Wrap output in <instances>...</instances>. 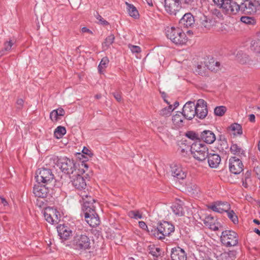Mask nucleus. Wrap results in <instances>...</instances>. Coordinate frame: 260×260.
I'll return each instance as SVG.
<instances>
[{
  "label": "nucleus",
  "mask_w": 260,
  "mask_h": 260,
  "mask_svg": "<svg viewBox=\"0 0 260 260\" xmlns=\"http://www.w3.org/2000/svg\"><path fill=\"white\" fill-rule=\"evenodd\" d=\"M80 196L83 200H85L82 206V211L85 221L91 227L98 226L100 224V220L95 211V206L93 205L95 200L90 197L89 199L86 200V199L88 198V196L85 191L82 192Z\"/></svg>",
  "instance_id": "nucleus-1"
},
{
  "label": "nucleus",
  "mask_w": 260,
  "mask_h": 260,
  "mask_svg": "<svg viewBox=\"0 0 260 260\" xmlns=\"http://www.w3.org/2000/svg\"><path fill=\"white\" fill-rule=\"evenodd\" d=\"M168 39L176 45H182L187 41V37L185 32L179 27H171L166 30Z\"/></svg>",
  "instance_id": "nucleus-2"
},
{
  "label": "nucleus",
  "mask_w": 260,
  "mask_h": 260,
  "mask_svg": "<svg viewBox=\"0 0 260 260\" xmlns=\"http://www.w3.org/2000/svg\"><path fill=\"white\" fill-rule=\"evenodd\" d=\"M190 151L193 157L200 161L205 160L209 154L207 146L200 141H196L192 144Z\"/></svg>",
  "instance_id": "nucleus-3"
},
{
  "label": "nucleus",
  "mask_w": 260,
  "mask_h": 260,
  "mask_svg": "<svg viewBox=\"0 0 260 260\" xmlns=\"http://www.w3.org/2000/svg\"><path fill=\"white\" fill-rule=\"evenodd\" d=\"M57 165L61 171L67 174H73L76 171L77 166L74 160L67 157H56Z\"/></svg>",
  "instance_id": "nucleus-4"
},
{
  "label": "nucleus",
  "mask_w": 260,
  "mask_h": 260,
  "mask_svg": "<svg viewBox=\"0 0 260 260\" xmlns=\"http://www.w3.org/2000/svg\"><path fill=\"white\" fill-rule=\"evenodd\" d=\"M174 226L172 223L168 221H164L160 223L157 228L154 229L153 235L158 239H162L174 232Z\"/></svg>",
  "instance_id": "nucleus-5"
},
{
  "label": "nucleus",
  "mask_w": 260,
  "mask_h": 260,
  "mask_svg": "<svg viewBox=\"0 0 260 260\" xmlns=\"http://www.w3.org/2000/svg\"><path fill=\"white\" fill-rule=\"evenodd\" d=\"M220 241L226 247L235 246L238 243V236L234 231L226 230L221 233Z\"/></svg>",
  "instance_id": "nucleus-6"
},
{
  "label": "nucleus",
  "mask_w": 260,
  "mask_h": 260,
  "mask_svg": "<svg viewBox=\"0 0 260 260\" xmlns=\"http://www.w3.org/2000/svg\"><path fill=\"white\" fill-rule=\"evenodd\" d=\"M90 240L85 235H77L74 237L72 245L77 250H85L90 247Z\"/></svg>",
  "instance_id": "nucleus-7"
},
{
  "label": "nucleus",
  "mask_w": 260,
  "mask_h": 260,
  "mask_svg": "<svg viewBox=\"0 0 260 260\" xmlns=\"http://www.w3.org/2000/svg\"><path fill=\"white\" fill-rule=\"evenodd\" d=\"M36 179L37 183L47 184L54 178V175L50 169L45 168L39 169L36 173Z\"/></svg>",
  "instance_id": "nucleus-8"
},
{
  "label": "nucleus",
  "mask_w": 260,
  "mask_h": 260,
  "mask_svg": "<svg viewBox=\"0 0 260 260\" xmlns=\"http://www.w3.org/2000/svg\"><path fill=\"white\" fill-rule=\"evenodd\" d=\"M44 216L45 220L52 224L57 223L60 218V215L57 210L50 207L45 209Z\"/></svg>",
  "instance_id": "nucleus-9"
},
{
  "label": "nucleus",
  "mask_w": 260,
  "mask_h": 260,
  "mask_svg": "<svg viewBox=\"0 0 260 260\" xmlns=\"http://www.w3.org/2000/svg\"><path fill=\"white\" fill-rule=\"evenodd\" d=\"M223 12L229 15H235L240 10V7L233 0H225L221 7Z\"/></svg>",
  "instance_id": "nucleus-10"
},
{
  "label": "nucleus",
  "mask_w": 260,
  "mask_h": 260,
  "mask_svg": "<svg viewBox=\"0 0 260 260\" xmlns=\"http://www.w3.org/2000/svg\"><path fill=\"white\" fill-rule=\"evenodd\" d=\"M208 208L212 210L213 211L222 213L231 208L230 205L226 202L217 201L211 203L208 205Z\"/></svg>",
  "instance_id": "nucleus-11"
},
{
  "label": "nucleus",
  "mask_w": 260,
  "mask_h": 260,
  "mask_svg": "<svg viewBox=\"0 0 260 260\" xmlns=\"http://www.w3.org/2000/svg\"><path fill=\"white\" fill-rule=\"evenodd\" d=\"M164 7L168 13L175 15L181 7L180 0H165Z\"/></svg>",
  "instance_id": "nucleus-12"
},
{
  "label": "nucleus",
  "mask_w": 260,
  "mask_h": 260,
  "mask_svg": "<svg viewBox=\"0 0 260 260\" xmlns=\"http://www.w3.org/2000/svg\"><path fill=\"white\" fill-rule=\"evenodd\" d=\"M196 106V115L201 119L205 118L208 114L207 103L203 99L197 101Z\"/></svg>",
  "instance_id": "nucleus-13"
},
{
  "label": "nucleus",
  "mask_w": 260,
  "mask_h": 260,
  "mask_svg": "<svg viewBox=\"0 0 260 260\" xmlns=\"http://www.w3.org/2000/svg\"><path fill=\"white\" fill-rule=\"evenodd\" d=\"M243 167L242 161L238 157H232L229 159V169L231 173L239 174L243 170Z\"/></svg>",
  "instance_id": "nucleus-14"
},
{
  "label": "nucleus",
  "mask_w": 260,
  "mask_h": 260,
  "mask_svg": "<svg viewBox=\"0 0 260 260\" xmlns=\"http://www.w3.org/2000/svg\"><path fill=\"white\" fill-rule=\"evenodd\" d=\"M187 120H191L196 116V106L194 102L188 101L183 106L181 112Z\"/></svg>",
  "instance_id": "nucleus-15"
},
{
  "label": "nucleus",
  "mask_w": 260,
  "mask_h": 260,
  "mask_svg": "<svg viewBox=\"0 0 260 260\" xmlns=\"http://www.w3.org/2000/svg\"><path fill=\"white\" fill-rule=\"evenodd\" d=\"M240 10L245 14H253L255 12L257 8V2H252L250 0H246L240 5Z\"/></svg>",
  "instance_id": "nucleus-16"
},
{
  "label": "nucleus",
  "mask_w": 260,
  "mask_h": 260,
  "mask_svg": "<svg viewBox=\"0 0 260 260\" xmlns=\"http://www.w3.org/2000/svg\"><path fill=\"white\" fill-rule=\"evenodd\" d=\"M194 22L193 15L190 13H187L180 19L179 24L181 27L188 28L193 26Z\"/></svg>",
  "instance_id": "nucleus-17"
},
{
  "label": "nucleus",
  "mask_w": 260,
  "mask_h": 260,
  "mask_svg": "<svg viewBox=\"0 0 260 260\" xmlns=\"http://www.w3.org/2000/svg\"><path fill=\"white\" fill-rule=\"evenodd\" d=\"M41 183H37L34 186L33 192L35 196L39 198H46L49 193L48 187L46 185L41 184Z\"/></svg>",
  "instance_id": "nucleus-18"
},
{
  "label": "nucleus",
  "mask_w": 260,
  "mask_h": 260,
  "mask_svg": "<svg viewBox=\"0 0 260 260\" xmlns=\"http://www.w3.org/2000/svg\"><path fill=\"white\" fill-rule=\"evenodd\" d=\"M171 258L172 260H186L187 254L180 247H175L171 250Z\"/></svg>",
  "instance_id": "nucleus-19"
},
{
  "label": "nucleus",
  "mask_w": 260,
  "mask_h": 260,
  "mask_svg": "<svg viewBox=\"0 0 260 260\" xmlns=\"http://www.w3.org/2000/svg\"><path fill=\"white\" fill-rule=\"evenodd\" d=\"M172 176L178 180H183L186 177V174L182 167L176 164L171 166Z\"/></svg>",
  "instance_id": "nucleus-20"
},
{
  "label": "nucleus",
  "mask_w": 260,
  "mask_h": 260,
  "mask_svg": "<svg viewBox=\"0 0 260 260\" xmlns=\"http://www.w3.org/2000/svg\"><path fill=\"white\" fill-rule=\"evenodd\" d=\"M204 223L209 229L213 231H217L220 228V223L211 215L206 216L204 220Z\"/></svg>",
  "instance_id": "nucleus-21"
},
{
  "label": "nucleus",
  "mask_w": 260,
  "mask_h": 260,
  "mask_svg": "<svg viewBox=\"0 0 260 260\" xmlns=\"http://www.w3.org/2000/svg\"><path fill=\"white\" fill-rule=\"evenodd\" d=\"M57 230L58 235L61 239H68L72 235V231L70 228L65 224L58 225Z\"/></svg>",
  "instance_id": "nucleus-22"
},
{
  "label": "nucleus",
  "mask_w": 260,
  "mask_h": 260,
  "mask_svg": "<svg viewBox=\"0 0 260 260\" xmlns=\"http://www.w3.org/2000/svg\"><path fill=\"white\" fill-rule=\"evenodd\" d=\"M72 183L75 187L79 189L85 188L86 186L85 179L79 174H77L75 177L72 179Z\"/></svg>",
  "instance_id": "nucleus-23"
},
{
  "label": "nucleus",
  "mask_w": 260,
  "mask_h": 260,
  "mask_svg": "<svg viewBox=\"0 0 260 260\" xmlns=\"http://www.w3.org/2000/svg\"><path fill=\"white\" fill-rule=\"evenodd\" d=\"M201 137L204 142L207 144H212L216 140L215 134L210 131H204L201 135Z\"/></svg>",
  "instance_id": "nucleus-24"
},
{
  "label": "nucleus",
  "mask_w": 260,
  "mask_h": 260,
  "mask_svg": "<svg viewBox=\"0 0 260 260\" xmlns=\"http://www.w3.org/2000/svg\"><path fill=\"white\" fill-rule=\"evenodd\" d=\"M220 156L217 154H208V162L211 168H216L220 162Z\"/></svg>",
  "instance_id": "nucleus-25"
},
{
  "label": "nucleus",
  "mask_w": 260,
  "mask_h": 260,
  "mask_svg": "<svg viewBox=\"0 0 260 260\" xmlns=\"http://www.w3.org/2000/svg\"><path fill=\"white\" fill-rule=\"evenodd\" d=\"M65 114V111L63 108L59 107L57 109L53 110L50 114V118L53 122H56L60 120L61 117Z\"/></svg>",
  "instance_id": "nucleus-26"
},
{
  "label": "nucleus",
  "mask_w": 260,
  "mask_h": 260,
  "mask_svg": "<svg viewBox=\"0 0 260 260\" xmlns=\"http://www.w3.org/2000/svg\"><path fill=\"white\" fill-rule=\"evenodd\" d=\"M204 61L206 64L207 69L212 71L216 72L218 70L220 66V63L215 61L213 58H205Z\"/></svg>",
  "instance_id": "nucleus-27"
},
{
  "label": "nucleus",
  "mask_w": 260,
  "mask_h": 260,
  "mask_svg": "<svg viewBox=\"0 0 260 260\" xmlns=\"http://www.w3.org/2000/svg\"><path fill=\"white\" fill-rule=\"evenodd\" d=\"M185 117L181 112H177L172 117V122L174 125L179 128L183 126V121Z\"/></svg>",
  "instance_id": "nucleus-28"
},
{
  "label": "nucleus",
  "mask_w": 260,
  "mask_h": 260,
  "mask_svg": "<svg viewBox=\"0 0 260 260\" xmlns=\"http://www.w3.org/2000/svg\"><path fill=\"white\" fill-rule=\"evenodd\" d=\"M251 166L257 178L260 180V162L258 158L253 156L251 158Z\"/></svg>",
  "instance_id": "nucleus-29"
},
{
  "label": "nucleus",
  "mask_w": 260,
  "mask_h": 260,
  "mask_svg": "<svg viewBox=\"0 0 260 260\" xmlns=\"http://www.w3.org/2000/svg\"><path fill=\"white\" fill-rule=\"evenodd\" d=\"M172 209L173 213L179 216H183L184 214L182 202L181 201H179L178 202L173 205L172 206Z\"/></svg>",
  "instance_id": "nucleus-30"
},
{
  "label": "nucleus",
  "mask_w": 260,
  "mask_h": 260,
  "mask_svg": "<svg viewBox=\"0 0 260 260\" xmlns=\"http://www.w3.org/2000/svg\"><path fill=\"white\" fill-rule=\"evenodd\" d=\"M201 20L202 25L206 29H211L215 24L214 20L204 15L201 18Z\"/></svg>",
  "instance_id": "nucleus-31"
},
{
  "label": "nucleus",
  "mask_w": 260,
  "mask_h": 260,
  "mask_svg": "<svg viewBox=\"0 0 260 260\" xmlns=\"http://www.w3.org/2000/svg\"><path fill=\"white\" fill-rule=\"evenodd\" d=\"M229 130L232 132L234 136H241L243 134L242 128L240 124L234 123L229 127Z\"/></svg>",
  "instance_id": "nucleus-32"
},
{
  "label": "nucleus",
  "mask_w": 260,
  "mask_h": 260,
  "mask_svg": "<svg viewBox=\"0 0 260 260\" xmlns=\"http://www.w3.org/2000/svg\"><path fill=\"white\" fill-rule=\"evenodd\" d=\"M186 190L191 195L198 194L199 191L198 186L194 183L188 182L186 184Z\"/></svg>",
  "instance_id": "nucleus-33"
},
{
  "label": "nucleus",
  "mask_w": 260,
  "mask_h": 260,
  "mask_svg": "<svg viewBox=\"0 0 260 260\" xmlns=\"http://www.w3.org/2000/svg\"><path fill=\"white\" fill-rule=\"evenodd\" d=\"M164 101L169 105L168 107H165L164 109H161L160 111V114L164 116H169L171 115L172 112L174 110V108H173V106L169 103V102L164 98Z\"/></svg>",
  "instance_id": "nucleus-34"
},
{
  "label": "nucleus",
  "mask_w": 260,
  "mask_h": 260,
  "mask_svg": "<svg viewBox=\"0 0 260 260\" xmlns=\"http://www.w3.org/2000/svg\"><path fill=\"white\" fill-rule=\"evenodd\" d=\"M250 49L257 54H260V40H254L251 42ZM260 62V58L257 59Z\"/></svg>",
  "instance_id": "nucleus-35"
},
{
  "label": "nucleus",
  "mask_w": 260,
  "mask_h": 260,
  "mask_svg": "<svg viewBox=\"0 0 260 260\" xmlns=\"http://www.w3.org/2000/svg\"><path fill=\"white\" fill-rule=\"evenodd\" d=\"M115 37L113 34H110L105 40L102 43V47L104 50L108 48L114 42Z\"/></svg>",
  "instance_id": "nucleus-36"
},
{
  "label": "nucleus",
  "mask_w": 260,
  "mask_h": 260,
  "mask_svg": "<svg viewBox=\"0 0 260 260\" xmlns=\"http://www.w3.org/2000/svg\"><path fill=\"white\" fill-rule=\"evenodd\" d=\"M126 5L127 6V8L129 15L134 18H137L139 16V13L136 8L133 5L128 4L127 2Z\"/></svg>",
  "instance_id": "nucleus-37"
},
{
  "label": "nucleus",
  "mask_w": 260,
  "mask_h": 260,
  "mask_svg": "<svg viewBox=\"0 0 260 260\" xmlns=\"http://www.w3.org/2000/svg\"><path fill=\"white\" fill-rule=\"evenodd\" d=\"M66 129L64 127L58 126L54 130V136L57 139H60L66 134Z\"/></svg>",
  "instance_id": "nucleus-38"
},
{
  "label": "nucleus",
  "mask_w": 260,
  "mask_h": 260,
  "mask_svg": "<svg viewBox=\"0 0 260 260\" xmlns=\"http://www.w3.org/2000/svg\"><path fill=\"white\" fill-rule=\"evenodd\" d=\"M149 253L154 257H157L160 255V249L159 247L154 245H150L148 246Z\"/></svg>",
  "instance_id": "nucleus-39"
},
{
  "label": "nucleus",
  "mask_w": 260,
  "mask_h": 260,
  "mask_svg": "<svg viewBox=\"0 0 260 260\" xmlns=\"http://www.w3.org/2000/svg\"><path fill=\"white\" fill-rule=\"evenodd\" d=\"M109 62V60L107 57H104L102 59L98 66L99 72L101 74L102 73L104 70H105L107 67Z\"/></svg>",
  "instance_id": "nucleus-40"
},
{
  "label": "nucleus",
  "mask_w": 260,
  "mask_h": 260,
  "mask_svg": "<svg viewBox=\"0 0 260 260\" xmlns=\"http://www.w3.org/2000/svg\"><path fill=\"white\" fill-rule=\"evenodd\" d=\"M207 69L206 64H205V61H204V62H201L197 65L195 72L199 75H203Z\"/></svg>",
  "instance_id": "nucleus-41"
},
{
  "label": "nucleus",
  "mask_w": 260,
  "mask_h": 260,
  "mask_svg": "<svg viewBox=\"0 0 260 260\" xmlns=\"http://www.w3.org/2000/svg\"><path fill=\"white\" fill-rule=\"evenodd\" d=\"M219 260H234V255L233 253L230 252H224L220 254L218 258Z\"/></svg>",
  "instance_id": "nucleus-42"
},
{
  "label": "nucleus",
  "mask_w": 260,
  "mask_h": 260,
  "mask_svg": "<svg viewBox=\"0 0 260 260\" xmlns=\"http://www.w3.org/2000/svg\"><path fill=\"white\" fill-rule=\"evenodd\" d=\"M225 212L227 213V215L230 219L233 222L234 224L238 223V216L235 213L233 210H231L230 209L225 211Z\"/></svg>",
  "instance_id": "nucleus-43"
},
{
  "label": "nucleus",
  "mask_w": 260,
  "mask_h": 260,
  "mask_svg": "<svg viewBox=\"0 0 260 260\" xmlns=\"http://www.w3.org/2000/svg\"><path fill=\"white\" fill-rule=\"evenodd\" d=\"M231 152L235 155H240L243 153V151L237 144H233L230 148Z\"/></svg>",
  "instance_id": "nucleus-44"
},
{
  "label": "nucleus",
  "mask_w": 260,
  "mask_h": 260,
  "mask_svg": "<svg viewBox=\"0 0 260 260\" xmlns=\"http://www.w3.org/2000/svg\"><path fill=\"white\" fill-rule=\"evenodd\" d=\"M226 111V108L223 106H217L214 109V114L218 116H223Z\"/></svg>",
  "instance_id": "nucleus-45"
},
{
  "label": "nucleus",
  "mask_w": 260,
  "mask_h": 260,
  "mask_svg": "<svg viewBox=\"0 0 260 260\" xmlns=\"http://www.w3.org/2000/svg\"><path fill=\"white\" fill-rule=\"evenodd\" d=\"M14 44V43L12 40H9V41L5 42L4 44V48L2 50L3 52H5L7 54L8 52H9Z\"/></svg>",
  "instance_id": "nucleus-46"
},
{
  "label": "nucleus",
  "mask_w": 260,
  "mask_h": 260,
  "mask_svg": "<svg viewBox=\"0 0 260 260\" xmlns=\"http://www.w3.org/2000/svg\"><path fill=\"white\" fill-rule=\"evenodd\" d=\"M129 217L135 219H141L142 214L138 211H130L128 213Z\"/></svg>",
  "instance_id": "nucleus-47"
},
{
  "label": "nucleus",
  "mask_w": 260,
  "mask_h": 260,
  "mask_svg": "<svg viewBox=\"0 0 260 260\" xmlns=\"http://www.w3.org/2000/svg\"><path fill=\"white\" fill-rule=\"evenodd\" d=\"M241 21L242 22L247 24H252L255 23L254 19L252 17L248 16L241 17Z\"/></svg>",
  "instance_id": "nucleus-48"
},
{
  "label": "nucleus",
  "mask_w": 260,
  "mask_h": 260,
  "mask_svg": "<svg viewBox=\"0 0 260 260\" xmlns=\"http://www.w3.org/2000/svg\"><path fill=\"white\" fill-rule=\"evenodd\" d=\"M128 47L133 53H138L141 52V49L138 46L128 44Z\"/></svg>",
  "instance_id": "nucleus-49"
},
{
  "label": "nucleus",
  "mask_w": 260,
  "mask_h": 260,
  "mask_svg": "<svg viewBox=\"0 0 260 260\" xmlns=\"http://www.w3.org/2000/svg\"><path fill=\"white\" fill-rule=\"evenodd\" d=\"M185 136L189 139L192 140H195L199 139L198 135L196 133L192 132V131H189L186 133Z\"/></svg>",
  "instance_id": "nucleus-50"
},
{
  "label": "nucleus",
  "mask_w": 260,
  "mask_h": 260,
  "mask_svg": "<svg viewBox=\"0 0 260 260\" xmlns=\"http://www.w3.org/2000/svg\"><path fill=\"white\" fill-rule=\"evenodd\" d=\"M78 157L80 159L82 160V162L81 163V166L82 168H85L86 170H87L88 167V165L84 162V161L88 160V157L87 156H85L83 154H81L80 153L79 154Z\"/></svg>",
  "instance_id": "nucleus-51"
},
{
  "label": "nucleus",
  "mask_w": 260,
  "mask_h": 260,
  "mask_svg": "<svg viewBox=\"0 0 260 260\" xmlns=\"http://www.w3.org/2000/svg\"><path fill=\"white\" fill-rule=\"evenodd\" d=\"M94 16L101 24L106 25L109 24L108 21L105 20L98 12L96 13Z\"/></svg>",
  "instance_id": "nucleus-52"
},
{
  "label": "nucleus",
  "mask_w": 260,
  "mask_h": 260,
  "mask_svg": "<svg viewBox=\"0 0 260 260\" xmlns=\"http://www.w3.org/2000/svg\"><path fill=\"white\" fill-rule=\"evenodd\" d=\"M82 152L83 154H86V156H87V157L88 156L91 157L93 155V154L91 152V151L86 147H83L82 149Z\"/></svg>",
  "instance_id": "nucleus-53"
},
{
  "label": "nucleus",
  "mask_w": 260,
  "mask_h": 260,
  "mask_svg": "<svg viewBox=\"0 0 260 260\" xmlns=\"http://www.w3.org/2000/svg\"><path fill=\"white\" fill-rule=\"evenodd\" d=\"M215 5L221 8L225 0H213Z\"/></svg>",
  "instance_id": "nucleus-54"
},
{
  "label": "nucleus",
  "mask_w": 260,
  "mask_h": 260,
  "mask_svg": "<svg viewBox=\"0 0 260 260\" xmlns=\"http://www.w3.org/2000/svg\"><path fill=\"white\" fill-rule=\"evenodd\" d=\"M139 226L143 230L147 229V226L145 222L143 221H141L139 222Z\"/></svg>",
  "instance_id": "nucleus-55"
},
{
  "label": "nucleus",
  "mask_w": 260,
  "mask_h": 260,
  "mask_svg": "<svg viewBox=\"0 0 260 260\" xmlns=\"http://www.w3.org/2000/svg\"><path fill=\"white\" fill-rule=\"evenodd\" d=\"M182 1L185 4H186V5L190 6H193L194 3V0H182Z\"/></svg>",
  "instance_id": "nucleus-56"
},
{
  "label": "nucleus",
  "mask_w": 260,
  "mask_h": 260,
  "mask_svg": "<svg viewBox=\"0 0 260 260\" xmlns=\"http://www.w3.org/2000/svg\"><path fill=\"white\" fill-rule=\"evenodd\" d=\"M113 94L114 98H115V99L117 101H118V102L120 101V100L121 99V96L119 93H118L117 92H114L113 93Z\"/></svg>",
  "instance_id": "nucleus-57"
},
{
  "label": "nucleus",
  "mask_w": 260,
  "mask_h": 260,
  "mask_svg": "<svg viewBox=\"0 0 260 260\" xmlns=\"http://www.w3.org/2000/svg\"><path fill=\"white\" fill-rule=\"evenodd\" d=\"M81 32L82 33H85V32H87V33H89L90 34H92V32L91 30H90V29H89L88 28H87V27H83L81 28Z\"/></svg>",
  "instance_id": "nucleus-58"
},
{
  "label": "nucleus",
  "mask_w": 260,
  "mask_h": 260,
  "mask_svg": "<svg viewBox=\"0 0 260 260\" xmlns=\"http://www.w3.org/2000/svg\"><path fill=\"white\" fill-rule=\"evenodd\" d=\"M250 181L247 179H243L242 185L245 188H247L249 186V182Z\"/></svg>",
  "instance_id": "nucleus-59"
},
{
  "label": "nucleus",
  "mask_w": 260,
  "mask_h": 260,
  "mask_svg": "<svg viewBox=\"0 0 260 260\" xmlns=\"http://www.w3.org/2000/svg\"><path fill=\"white\" fill-rule=\"evenodd\" d=\"M250 176L251 173L250 172L247 171L244 176V178L243 179H247V180L250 181Z\"/></svg>",
  "instance_id": "nucleus-60"
},
{
  "label": "nucleus",
  "mask_w": 260,
  "mask_h": 260,
  "mask_svg": "<svg viewBox=\"0 0 260 260\" xmlns=\"http://www.w3.org/2000/svg\"><path fill=\"white\" fill-rule=\"evenodd\" d=\"M16 103L19 106V108H20L23 106L24 102L22 99H18Z\"/></svg>",
  "instance_id": "nucleus-61"
},
{
  "label": "nucleus",
  "mask_w": 260,
  "mask_h": 260,
  "mask_svg": "<svg viewBox=\"0 0 260 260\" xmlns=\"http://www.w3.org/2000/svg\"><path fill=\"white\" fill-rule=\"evenodd\" d=\"M255 115L253 114H250L249 115V120L250 122H253L255 121Z\"/></svg>",
  "instance_id": "nucleus-62"
},
{
  "label": "nucleus",
  "mask_w": 260,
  "mask_h": 260,
  "mask_svg": "<svg viewBox=\"0 0 260 260\" xmlns=\"http://www.w3.org/2000/svg\"><path fill=\"white\" fill-rule=\"evenodd\" d=\"M1 202L4 205V206H7L8 205V203L7 201L6 200V199L3 198V197H0Z\"/></svg>",
  "instance_id": "nucleus-63"
},
{
  "label": "nucleus",
  "mask_w": 260,
  "mask_h": 260,
  "mask_svg": "<svg viewBox=\"0 0 260 260\" xmlns=\"http://www.w3.org/2000/svg\"><path fill=\"white\" fill-rule=\"evenodd\" d=\"M246 199L249 202H251L252 201V198L250 196H247L246 197Z\"/></svg>",
  "instance_id": "nucleus-64"
}]
</instances>
